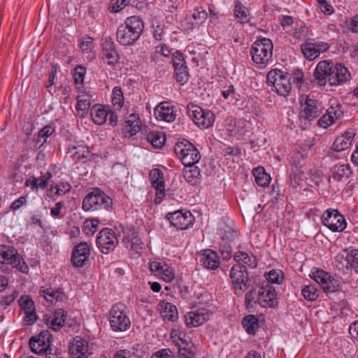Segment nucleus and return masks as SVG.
I'll use <instances>...</instances> for the list:
<instances>
[{"label":"nucleus","mask_w":358,"mask_h":358,"mask_svg":"<svg viewBox=\"0 0 358 358\" xmlns=\"http://www.w3.org/2000/svg\"><path fill=\"white\" fill-rule=\"evenodd\" d=\"M145 23L138 15L127 17L116 31L117 42L122 46H132L139 40L143 33Z\"/></svg>","instance_id":"f257e3e1"},{"label":"nucleus","mask_w":358,"mask_h":358,"mask_svg":"<svg viewBox=\"0 0 358 358\" xmlns=\"http://www.w3.org/2000/svg\"><path fill=\"white\" fill-rule=\"evenodd\" d=\"M14 268L23 274L29 272L28 264L14 246L0 245V272L9 274Z\"/></svg>","instance_id":"f03ea898"},{"label":"nucleus","mask_w":358,"mask_h":358,"mask_svg":"<svg viewBox=\"0 0 358 358\" xmlns=\"http://www.w3.org/2000/svg\"><path fill=\"white\" fill-rule=\"evenodd\" d=\"M273 44L266 37H257L250 49L252 64L259 69H265L273 62Z\"/></svg>","instance_id":"7ed1b4c3"},{"label":"nucleus","mask_w":358,"mask_h":358,"mask_svg":"<svg viewBox=\"0 0 358 358\" xmlns=\"http://www.w3.org/2000/svg\"><path fill=\"white\" fill-rule=\"evenodd\" d=\"M82 208L85 212L114 210L113 199L99 187H94L83 199Z\"/></svg>","instance_id":"20e7f679"},{"label":"nucleus","mask_w":358,"mask_h":358,"mask_svg":"<svg viewBox=\"0 0 358 358\" xmlns=\"http://www.w3.org/2000/svg\"><path fill=\"white\" fill-rule=\"evenodd\" d=\"M229 278L231 290L238 297L242 296L246 289L254 287V279L249 275V271L244 265H233L229 271Z\"/></svg>","instance_id":"39448f33"},{"label":"nucleus","mask_w":358,"mask_h":358,"mask_svg":"<svg viewBox=\"0 0 358 358\" xmlns=\"http://www.w3.org/2000/svg\"><path fill=\"white\" fill-rule=\"evenodd\" d=\"M333 264L344 275L352 271L358 274V250L352 247L343 249L335 256Z\"/></svg>","instance_id":"423d86ee"},{"label":"nucleus","mask_w":358,"mask_h":358,"mask_svg":"<svg viewBox=\"0 0 358 358\" xmlns=\"http://www.w3.org/2000/svg\"><path fill=\"white\" fill-rule=\"evenodd\" d=\"M109 315V322L113 331H125L129 329L131 321L129 317V309L124 303L118 302L113 304Z\"/></svg>","instance_id":"0eeeda50"},{"label":"nucleus","mask_w":358,"mask_h":358,"mask_svg":"<svg viewBox=\"0 0 358 358\" xmlns=\"http://www.w3.org/2000/svg\"><path fill=\"white\" fill-rule=\"evenodd\" d=\"M174 152L184 166L196 164L201 158L198 148L186 139L176 143Z\"/></svg>","instance_id":"6e6552de"},{"label":"nucleus","mask_w":358,"mask_h":358,"mask_svg":"<svg viewBox=\"0 0 358 358\" xmlns=\"http://www.w3.org/2000/svg\"><path fill=\"white\" fill-rule=\"evenodd\" d=\"M266 83L268 85L272 86L271 90L280 96H287L292 89L289 73L278 69L268 72Z\"/></svg>","instance_id":"1a4fd4ad"},{"label":"nucleus","mask_w":358,"mask_h":358,"mask_svg":"<svg viewBox=\"0 0 358 358\" xmlns=\"http://www.w3.org/2000/svg\"><path fill=\"white\" fill-rule=\"evenodd\" d=\"M186 108L187 115L200 129H208L213 126L215 116L211 110L203 109L192 102L187 104Z\"/></svg>","instance_id":"9d476101"},{"label":"nucleus","mask_w":358,"mask_h":358,"mask_svg":"<svg viewBox=\"0 0 358 358\" xmlns=\"http://www.w3.org/2000/svg\"><path fill=\"white\" fill-rule=\"evenodd\" d=\"M301 110L299 118L308 122L320 116L322 111V103L318 100L303 95L300 98Z\"/></svg>","instance_id":"9b49d317"},{"label":"nucleus","mask_w":358,"mask_h":358,"mask_svg":"<svg viewBox=\"0 0 358 358\" xmlns=\"http://www.w3.org/2000/svg\"><path fill=\"white\" fill-rule=\"evenodd\" d=\"M171 63L173 69V78L176 83L181 85L186 84L189 80L190 74L185 56L180 50H176L172 54Z\"/></svg>","instance_id":"f8f14e48"},{"label":"nucleus","mask_w":358,"mask_h":358,"mask_svg":"<svg viewBox=\"0 0 358 358\" xmlns=\"http://www.w3.org/2000/svg\"><path fill=\"white\" fill-rule=\"evenodd\" d=\"M164 217L169 221L170 226L177 230L188 229L192 227L195 222V218L189 210H178L169 212Z\"/></svg>","instance_id":"ddd939ff"},{"label":"nucleus","mask_w":358,"mask_h":358,"mask_svg":"<svg viewBox=\"0 0 358 358\" xmlns=\"http://www.w3.org/2000/svg\"><path fill=\"white\" fill-rule=\"evenodd\" d=\"M309 276L320 285L325 293H333L339 289L340 285L337 280L329 273L320 268L313 267Z\"/></svg>","instance_id":"4468645a"},{"label":"nucleus","mask_w":358,"mask_h":358,"mask_svg":"<svg viewBox=\"0 0 358 358\" xmlns=\"http://www.w3.org/2000/svg\"><path fill=\"white\" fill-rule=\"evenodd\" d=\"M118 243L117 235L111 228L105 227L97 234L96 244L103 254L108 255L113 252Z\"/></svg>","instance_id":"2eb2a0df"},{"label":"nucleus","mask_w":358,"mask_h":358,"mask_svg":"<svg viewBox=\"0 0 358 358\" xmlns=\"http://www.w3.org/2000/svg\"><path fill=\"white\" fill-rule=\"evenodd\" d=\"M321 221L332 232H342L347 227L345 217L337 209L328 208L324 210Z\"/></svg>","instance_id":"dca6fc26"},{"label":"nucleus","mask_w":358,"mask_h":358,"mask_svg":"<svg viewBox=\"0 0 358 358\" xmlns=\"http://www.w3.org/2000/svg\"><path fill=\"white\" fill-rule=\"evenodd\" d=\"M123 246L129 250L131 255L140 256L145 248V243L138 236V232L134 228L124 231Z\"/></svg>","instance_id":"f3484780"},{"label":"nucleus","mask_w":358,"mask_h":358,"mask_svg":"<svg viewBox=\"0 0 358 358\" xmlns=\"http://www.w3.org/2000/svg\"><path fill=\"white\" fill-rule=\"evenodd\" d=\"M275 288L268 282L263 283L257 290V302L262 308H275L278 305Z\"/></svg>","instance_id":"a211bd4d"},{"label":"nucleus","mask_w":358,"mask_h":358,"mask_svg":"<svg viewBox=\"0 0 358 358\" xmlns=\"http://www.w3.org/2000/svg\"><path fill=\"white\" fill-rule=\"evenodd\" d=\"M101 62L115 69L120 59V54L110 37L106 38L101 45Z\"/></svg>","instance_id":"6ab92c4d"},{"label":"nucleus","mask_w":358,"mask_h":358,"mask_svg":"<svg viewBox=\"0 0 358 358\" xmlns=\"http://www.w3.org/2000/svg\"><path fill=\"white\" fill-rule=\"evenodd\" d=\"M150 272L159 279L171 282L175 278V271L170 264L162 259H155L149 263Z\"/></svg>","instance_id":"aec40b11"},{"label":"nucleus","mask_w":358,"mask_h":358,"mask_svg":"<svg viewBox=\"0 0 358 358\" xmlns=\"http://www.w3.org/2000/svg\"><path fill=\"white\" fill-rule=\"evenodd\" d=\"M141 129V121L139 115L132 113L127 116L122 124L120 134L124 139H129L136 136Z\"/></svg>","instance_id":"412c9836"},{"label":"nucleus","mask_w":358,"mask_h":358,"mask_svg":"<svg viewBox=\"0 0 358 358\" xmlns=\"http://www.w3.org/2000/svg\"><path fill=\"white\" fill-rule=\"evenodd\" d=\"M149 180L152 187L155 189V204H159L165 197V182L162 171L159 169H152L149 173Z\"/></svg>","instance_id":"4be33fe9"},{"label":"nucleus","mask_w":358,"mask_h":358,"mask_svg":"<svg viewBox=\"0 0 358 358\" xmlns=\"http://www.w3.org/2000/svg\"><path fill=\"white\" fill-rule=\"evenodd\" d=\"M217 235L222 241L233 242L238 236L235 222L228 216H223L217 224Z\"/></svg>","instance_id":"5701e85b"},{"label":"nucleus","mask_w":358,"mask_h":358,"mask_svg":"<svg viewBox=\"0 0 358 358\" xmlns=\"http://www.w3.org/2000/svg\"><path fill=\"white\" fill-rule=\"evenodd\" d=\"M178 351L179 358H195L197 348L190 337H171Z\"/></svg>","instance_id":"b1692460"},{"label":"nucleus","mask_w":358,"mask_h":358,"mask_svg":"<svg viewBox=\"0 0 358 358\" xmlns=\"http://www.w3.org/2000/svg\"><path fill=\"white\" fill-rule=\"evenodd\" d=\"M334 66L332 60H322L317 63L313 72V77L320 86L324 87L329 84V77Z\"/></svg>","instance_id":"393cba45"},{"label":"nucleus","mask_w":358,"mask_h":358,"mask_svg":"<svg viewBox=\"0 0 358 358\" xmlns=\"http://www.w3.org/2000/svg\"><path fill=\"white\" fill-rule=\"evenodd\" d=\"M351 78V73L344 64L339 62H334L331 76L329 77V85H343L350 80Z\"/></svg>","instance_id":"a878e982"},{"label":"nucleus","mask_w":358,"mask_h":358,"mask_svg":"<svg viewBox=\"0 0 358 358\" xmlns=\"http://www.w3.org/2000/svg\"><path fill=\"white\" fill-rule=\"evenodd\" d=\"M208 13L201 6H196L190 11L189 17L186 18L185 29L187 31L194 30L202 25L208 18Z\"/></svg>","instance_id":"bb28decb"},{"label":"nucleus","mask_w":358,"mask_h":358,"mask_svg":"<svg viewBox=\"0 0 358 358\" xmlns=\"http://www.w3.org/2000/svg\"><path fill=\"white\" fill-rule=\"evenodd\" d=\"M90 255V245L86 242L80 243L73 248L71 257L72 265L76 268L83 267Z\"/></svg>","instance_id":"cd10ccee"},{"label":"nucleus","mask_w":358,"mask_h":358,"mask_svg":"<svg viewBox=\"0 0 358 358\" xmlns=\"http://www.w3.org/2000/svg\"><path fill=\"white\" fill-rule=\"evenodd\" d=\"M210 315V311L202 307L187 313L185 315V322L188 327H199L209 320Z\"/></svg>","instance_id":"c85d7f7f"},{"label":"nucleus","mask_w":358,"mask_h":358,"mask_svg":"<svg viewBox=\"0 0 358 358\" xmlns=\"http://www.w3.org/2000/svg\"><path fill=\"white\" fill-rule=\"evenodd\" d=\"M343 115L341 106L336 103L335 106L331 105L326 110L325 113L318 120L317 124L324 129H327L336 123V120Z\"/></svg>","instance_id":"c756f323"},{"label":"nucleus","mask_w":358,"mask_h":358,"mask_svg":"<svg viewBox=\"0 0 358 358\" xmlns=\"http://www.w3.org/2000/svg\"><path fill=\"white\" fill-rule=\"evenodd\" d=\"M69 350L72 358H87L90 355L88 341L83 337H74Z\"/></svg>","instance_id":"7c9ffc66"},{"label":"nucleus","mask_w":358,"mask_h":358,"mask_svg":"<svg viewBox=\"0 0 358 358\" xmlns=\"http://www.w3.org/2000/svg\"><path fill=\"white\" fill-rule=\"evenodd\" d=\"M199 262L205 268L210 271H215L220 266L218 253L213 249L208 248L201 250Z\"/></svg>","instance_id":"2f4dec72"},{"label":"nucleus","mask_w":358,"mask_h":358,"mask_svg":"<svg viewBox=\"0 0 358 358\" xmlns=\"http://www.w3.org/2000/svg\"><path fill=\"white\" fill-rule=\"evenodd\" d=\"M356 132L354 129L349 128L343 134L336 138L331 149L336 152H342L349 148L354 141Z\"/></svg>","instance_id":"473e14b6"},{"label":"nucleus","mask_w":358,"mask_h":358,"mask_svg":"<svg viewBox=\"0 0 358 358\" xmlns=\"http://www.w3.org/2000/svg\"><path fill=\"white\" fill-rule=\"evenodd\" d=\"M175 107L169 102L159 103L155 109L154 114L157 120L172 122L176 119Z\"/></svg>","instance_id":"72a5a7b5"},{"label":"nucleus","mask_w":358,"mask_h":358,"mask_svg":"<svg viewBox=\"0 0 358 358\" xmlns=\"http://www.w3.org/2000/svg\"><path fill=\"white\" fill-rule=\"evenodd\" d=\"M352 175V171L349 164L337 163L331 169L330 178L335 182H346Z\"/></svg>","instance_id":"f704fd0d"},{"label":"nucleus","mask_w":358,"mask_h":358,"mask_svg":"<svg viewBox=\"0 0 358 358\" xmlns=\"http://www.w3.org/2000/svg\"><path fill=\"white\" fill-rule=\"evenodd\" d=\"M233 13L235 19L242 26L251 25L250 8L245 6L241 1L235 0L234 1Z\"/></svg>","instance_id":"c9c22d12"},{"label":"nucleus","mask_w":358,"mask_h":358,"mask_svg":"<svg viewBox=\"0 0 358 358\" xmlns=\"http://www.w3.org/2000/svg\"><path fill=\"white\" fill-rule=\"evenodd\" d=\"M79 94L76 98L77 103L76 109L78 115L84 117L88 113L89 109L91 108V100L92 94L90 92H86L83 89L78 90Z\"/></svg>","instance_id":"e433bc0d"},{"label":"nucleus","mask_w":358,"mask_h":358,"mask_svg":"<svg viewBox=\"0 0 358 358\" xmlns=\"http://www.w3.org/2000/svg\"><path fill=\"white\" fill-rule=\"evenodd\" d=\"M52 337H30L29 347L32 352L41 355L46 352L50 346Z\"/></svg>","instance_id":"4c0bfd02"},{"label":"nucleus","mask_w":358,"mask_h":358,"mask_svg":"<svg viewBox=\"0 0 358 358\" xmlns=\"http://www.w3.org/2000/svg\"><path fill=\"white\" fill-rule=\"evenodd\" d=\"M108 113V107L101 104H94L90 108V116L92 122L99 126L106 123Z\"/></svg>","instance_id":"58836bf2"},{"label":"nucleus","mask_w":358,"mask_h":358,"mask_svg":"<svg viewBox=\"0 0 358 358\" xmlns=\"http://www.w3.org/2000/svg\"><path fill=\"white\" fill-rule=\"evenodd\" d=\"M265 322L263 315L257 317L254 315H248L243 317L242 324L248 334H255L257 329Z\"/></svg>","instance_id":"ea45409f"},{"label":"nucleus","mask_w":358,"mask_h":358,"mask_svg":"<svg viewBox=\"0 0 358 358\" xmlns=\"http://www.w3.org/2000/svg\"><path fill=\"white\" fill-rule=\"evenodd\" d=\"M234 260L236 264L244 265L250 268H255L258 266L257 257L251 254L249 255L245 251L237 250L234 254Z\"/></svg>","instance_id":"a19ab883"},{"label":"nucleus","mask_w":358,"mask_h":358,"mask_svg":"<svg viewBox=\"0 0 358 358\" xmlns=\"http://www.w3.org/2000/svg\"><path fill=\"white\" fill-rule=\"evenodd\" d=\"M157 308L164 320L173 322L178 319V313L177 308L171 303L166 300H162L159 301Z\"/></svg>","instance_id":"79ce46f5"},{"label":"nucleus","mask_w":358,"mask_h":358,"mask_svg":"<svg viewBox=\"0 0 358 358\" xmlns=\"http://www.w3.org/2000/svg\"><path fill=\"white\" fill-rule=\"evenodd\" d=\"M56 125L54 122L44 126L38 133L36 139L35 140V146L38 148L42 147L47 142L48 138L55 132Z\"/></svg>","instance_id":"37998d69"},{"label":"nucleus","mask_w":358,"mask_h":358,"mask_svg":"<svg viewBox=\"0 0 358 358\" xmlns=\"http://www.w3.org/2000/svg\"><path fill=\"white\" fill-rule=\"evenodd\" d=\"M300 49L304 57L308 61H313L319 57V52L315 47L314 39L309 38L300 45Z\"/></svg>","instance_id":"c03bdc74"},{"label":"nucleus","mask_w":358,"mask_h":358,"mask_svg":"<svg viewBox=\"0 0 358 358\" xmlns=\"http://www.w3.org/2000/svg\"><path fill=\"white\" fill-rule=\"evenodd\" d=\"M252 175L255 178V182L259 187H268L271 182V178L269 173H266L264 167L259 166L254 168Z\"/></svg>","instance_id":"a18cd8bd"},{"label":"nucleus","mask_w":358,"mask_h":358,"mask_svg":"<svg viewBox=\"0 0 358 358\" xmlns=\"http://www.w3.org/2000/svg\"><path fill=\"white\" fill-rule=\"evenodd\" d=\"M41 296H43L45 300L53 304L59 300H62L64 292L60 289H55L52 287H41L39 290Z\"/></svg>","instance_id":"49530a36"},{"label":"nucleus","mask_w":358,"mask_h":358,"mask_svg":"<svg viewBox=\"0 0 358 358\" xmlns=\"http://www.w3.org/2000/svg\"><path fill=\"white\" fill-rule=\"evenodd\" d=\"M185 167L183 174L185 180L192 185L198 184L201 178V171L198 166L194 164L187 165Z\"/></svg>","instance_id":"de8ad7c7"},{"label":"nucleus","mask_w":358,"mask_h":358,"mask_svg":"<svg viewBox=\"0 0 358 358\" xmlns=\"http://www.w3.org/2000/svg\"><path fill=\"white\" fill-rule=\"evenodd\" d=\"M244 305L248 313H254L259 302H257V292L256 288L252 287L245 294Z\"/></svg>","instance_id":"09e8293b"},{"label":"nucleus","mask_w":358,"mask_h":358,"mask_svg":"<svg viewBox=\"0 0 358 358\" xmlns=\"http://www.w3.org/2000/svg\"><path fill=\"white\" fill-rule=\"evenodd\" d=\"M66 316L67 312L65 310L62 308L55 310L53 313V318L50 322V329L55 331H57L62 327H64Z\"/></svg>","instance_id":"8fccbe9b"},{"label":"nucleus","mask_w":358,"mask_h":358,"mask_svg":"<svg viewBox=\"0 0 358 358\" xmlns=\"http://www.w3.org/2000/svg\"><path fill=\"white\" fill-rule=\"evenodd\" d=\"M71 189V184L67 181L62 180L55 185H51L49 191L52 192L54 189L55 191L50 194V197L52 201H56L58 196L66 194Z\"/></svg>","instance_id":"3c124183"},{"label":"nucleus","mask_w":358,"mask_h":358,"mask_svg":"<svg viewBox=\"0 0 358 358\" xmlns=\"http://www.w3.org/2000/svg\"><path fill=\"white\" fill-rule=\"evenodd\" d=\"M146 138L152 146L155 148H161L166 142L164 133L159 131H150L147 134Z\"/></svg>","instance_id":"603ef678"},{"label":"nucleus","mask_w":358,"mask_h":358,"mask_svg":"<svg viewBox=\"0 0 358 358\" xmlns=\"http://www.w3.org/2000/svg\"><path fill=\"white\" fill-rule=\"evenodd\" d=\"M111 101L113 107L120 110L124 106V99L123 92L120 86H115L112 91Z\"/></svg>","instance_id":"864d4df0"},{"label":"nucleus","mask_w":358,"mask_h":358,"mask_svg":"<svg viewBox=\"0 0 358 358\" xmlns=\"http://www.w3.org/2000/svg\"><path fill=\"white\" fill-rule=\"evenodd\" d=\"M91 151L89 147L81 148L80 150H75L71 152V157L76 163H85L89 159Z\"/></svg>","instance_id":"5fc2aeb1"},{"label":"nucleus","mask_w":358,"mask_h":358,"mask_svg":"<svg viewBox=\"0 0 358 358\" xmlns=\"http://www.w3.org/2000/svg\"><path fill=\"white\" fill-rule=\"evenodd\" d=\"M265 276L267 280L266 282L271 285V283L280 285L285 280L284 273L280 269H272L265 273Z\"/></svg>","instance_id":"6e6d98bb"},{"label":"nucleus","mask_w":358,"mask_h":358,"mask_svg":"<svg viewBox=\"0 0 358 358\" xmlns=\"http://www.w3.org/2000/svg\"><path fill=\"white\" fill-rule=\"evenodd\" d=\"M73 71V80L77 89H83V82L87 71L86 68L82 65H78Z\"/></svg>","instance_id":"4d7b16f0"},{"label":"nucleus","mask_w":358,"mask_h":358,"mask_svg":"<svg viewBox=\"0 0 358 358\" xmlns=\"http://www.w3.org/2000/svg\"><path fill=\"white\" fill-rule=\"evenodd\" d=\"M301 294L305 299L313 301L320 296V291L313 285H304L301 289Z\"/></svg>","instance_id":"13d9d810"},{"label":"nucleus","mask_w":358,"mask_h":358,"mask_svg":"<svg viewBox=\"0 0 358 358\" xmlns=\"http://www.w3.org/2000/svg\"><path fill=\"white\" fill-rule=\"evenodd\" d=\"M232 242L229 241H222L219 243V252H220L221 257L224 261L229 260L232 256L233 247L231 245Z\"/></svg>","instance_id":"bf43d9fd"},{"label":"nucleus","mask_w":358,"mask_h":358,"mask_svg":"<svg viewBox=\"0 0 358 358\" xmlns=\"http://www.w3.org/2000/svg\"><path fill=\"white\" fill-rule=\"evenodd\" d=\"M18 303L24 313L36 310L34 302L29 295H22L20 298Z\"/></svg>","instance_id":"052dcab7"},{"label":"nucleus","mask_w":358,"mask_h":358,"mask_svg":"<svg viewBox=\"0 0 358 358\" xmlns=\"http://www.w3.org/2000/svg\"><path fill=\"white\" fill-rule=\"evenodd\" d=\"M193 303L194 306H206L211 301V296L206 291L202 292H195Z\"/></svg>","instance_id":"680f3d73"},{"label":"nucleus","mask_w":358,"mask_h":358,"mask_svg":"<svg viewBox=\"0 0 358 358\" xmlns=\"http://www.w3.org/2000/svg\"><path fill=\"white\" fill-rule=\"evenodd\" d=\"M99 221L97 218L87 219L83 224V231L87 236L93 235L96 231Z\"/></svg>","instance_id":"e2e57ef3"},{"label":"nucleus","mask_w":358,"mask_h":358,"mask_svg":"<svg viewBox=\"0 0 358 358\" xmlns=\"http://www.w3.org/2000/svg\"><path fill=\"white\" fill-rule=\"evenodd\" d=\"M129 3V0H110L108 10L110 13H116L120 12Z\"/></svg>","instance_id":"0e129e2a"},{"label":"nucleus","mask_w":358,"mask_h":358,"mask_svg":"<svg viewBox=\"0 0 358 358\" xmlns=\"http://www.w3.org/2000/svg\"><path fill=\"white\" fill-rule=\"evenodd\" d=\"M17 294L18 292L16 290H13L10 294L0 296V307L3 309L7 308L14 302Z\"/></svg>","instance_id":"69168bd1"},{"label":"nucleus","mask_w":358,"mask_h":358,"mask_svg":"<svg viewBox=\"0 0 358 358\" xmlns=\"http://www.w3.org/2000/svg\"><path fill=\"white\" fill-rule=\"evenodd\" d=\"M148 346L143 343H136L131 348L132 355L138 358L143 357L148 352Z\"/></svg>","instance_id":"338daca9"},{"label":"nucleus","mask_w":358,"mask_h":358,"mask_svg":"<svg viewBox=\"0 0 358 358\" xmlns=\"http://www.w3.org/2000/svg\"><path fill=\"white\" fill-rule=\"evenodd\" d=\"M88 147L83 141H78L77 139H70L66 145V152L71 153V152L75 150H80L81 148H85Z\"/></svg>","instance_id":"774afa93"}]
</instances>
